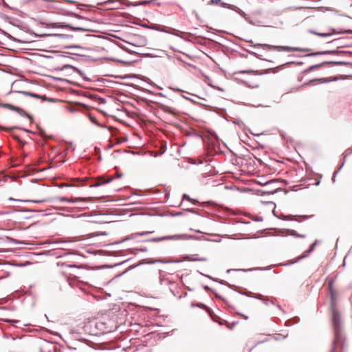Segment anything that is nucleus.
Wrapping results in <instances>:
<instances>
[{
    "instance_id": "nucleus-5",
    "label": "nucleus",
    "mask_w": 352,
    "mask_h": 352,
    "mask_svg": "<svg viewBox=\"0 0 352 352\" xmlns=\"http://www.w3.org/2000/svg\"><path fill=\"white\" fill-rule=\"evenodd\" d=\"M186 239V236L184 234H175L171 236H166L160 238H153L151 239V241L158 242L164 240H184Z\"/></svg>"
},
{
    "instance_id": "nucleus-16",
    "label": "nucleus",
    "mask_w": 352,
    "mask_h": 352,
    "mask_svg": "<svg viewBox=\"0 0 352 352\" xmlns=\"http://www.w3.org/2000/svg\"><path fill=\"white\" fill-rule=\"evenodd\" d=\"M31 201L34 202V203H43V202L46 201V199H43L32 200Z\"/></svg>"
},
{
    "instance_id": "nucleus-15",
    "label": "nucleus",
    "mask_w": 352,
    "mask_h": 352,
    "mask_svg": "<svg viewBox=\"0 0 352 352\" xmlns=\"http://www.w3.org/2000/svg\"><path fill=\"white\" fill-rule=\"evenodd\" d=\"M23 94L25 95H28V96H30L32 97H36V98H39L38 96L37 95H35V94H30V93H28V92H23Z\"/></svg>"
},
{
    "instance_id": "nucleus-4",
    "label": "nucleus",
    "mask_w": 352,
    "mask_h": 352,
    "mask_svg": "<svg viewBox=\"0 0 352 352\" xmlns=\"http://www.w3.org/2000/svg\"><path fill=\"white\" fill-rule=\"evenodd\" d=\"M328 287L331 300V307H336V300L338 298V292L333 288V280H331L329 282Z\"/></svg>"
},
{
    "instance_id": "nucleus-6",
    "label": "nucleus",
    "mask_w": 352,
    "mask_h": 352,
    "mask_svg": "<svg viewBox=\"0 0 352 352\" xmlns=\"http://www.w3.org/2000/svg\"><path fill=\"white\" fill-rule=\"evenodd\" d=\"M111 180H112L111 178H110L107 180H104L102 177H98L97 179L89 177V187L98 186L101 184L110 182Z\"/></svg>"
},
{
    "instance_id": "nucleus-12",
    "label": "nucleus",
    "mask_w": 352,
    "mask_h": 352,
    "mask_svg": "<svg viewBox=\"0 0 352 352\" xmlns=\"http://www.w3.org/2000/svg\"><path fill=\"white\" fill-rule=\"evenodd\" d=\"M192 256H193L192 258V261H207V258L206 257L199 256L198 254H195Z\"/></svg>"
},
{
    "instance_id": "nucleus-22",
    "label": "nucleus",
    "mask_w": 352,
    "mask_h": 352,
    "mask_svg": "<svg viewBox=\"0 0 352 352\" xmlns=\"http://www.w3.org/2000/svg\"><path fill=\"white\" fill-rule=\"evenodd\" d=\"M83 107H84L85 108H87V105H86V104H83Z\"/></svg>"
},
{
    "instance_id": "nucleus-19",
    "label": "nucleus",
    "mask_w": 352,
    "mask_h": 352,
    "mask_svg": "<svg viewBox=\"0 0 352 352\" xmlns=\"http://www.w3.org/2000/svg\"><path fill=\"white\" fill-rule=\"evenodd\" d=\"M153 232H142V233H140V234H135L134 235H145V234H149V233H152Z\"/></svg>"
},
{
    "instance_id": "nucleus-8",
    "label": "nucleus",
    "mask_w": 352,
    "mask_h": 352,
    "mask_svg": "<svg viewBox=\"0 0 352 352\" xmlns=\"http://www.w3.org/2000/svg\"><path fill=\"white\" fill-rule=\"evenodd\" d=\"M87 177H85L83 179L75 178L72 181V184L70 185L71 186H84V182H87Z\"/></svg>"
},
{
    "instance_id": "nucleus-1",
    "label": "nucleus",
    "mask_w": 352,
    "mask_h": 352,
    "mask_svg": "<svg viewBox=\"0 0 352 352\" xmlns=\"http://www.w3.org/2000/svg\"><path fill=\"white\" fill-rule=\"evenodd\" d=\"M89 41L92 44H98V49L91 48L89 53V61L97 62L110 59L105 49L107 41L104 38H98L96 35H89Z\"/></svg>"
},
{
    "instance_id": "nucleus-11",
    "label": "nucleus",
    "mask_w": 352,
    "mask_h": 352,
    "mask_svg": "<svg viewBox=\"0 0 352 352\" xmlns=\"http://www.w3.org/2000/svg\"><path fill=\"white\" fill-rule=\"evenodd\" d=\"M107 233L105 231L92 232L89 233V237L90 239L93 236H99V235H107Z\"/></svg>"
},
{
    "instance_id": "nucleus-3",
    "label": "nucleus",
    "mask_w": 352,
    "mask_h": 352,
    "mask_svg": "<svg viewBox=\"0 0 352 352\" xmlns=\"http://www.w3.org/2000/svg\"><path fill=\"white\" fill-rule=\"evenodd\" d=\"M104 105L105 100L102 98L89 91V109H94L103 113Z\"/></svg>"
},
{
    "instance_id": "nucleus-9",
    "label": "nucleus",
    "mask_w": 352,
    "mask_h": 352,
    "mask_svg": "<svg viewBox=\"0 0 352 352\" xmlns=\"http://www.w3.org/2000/svg\"><path fill=\"white\" fill-rule=\"evenodd\" d=\"M268 47H269L270 49L276 50H278V52H282V51L289 52V51L291 50L290 47H285V46H274V45H270Z\"/></svg>"
},
{
    "instance_id": "nucleus-13",
    "label": "nucleus",
    "mask_w": 352,
    "mask_h": 352,
    "mask_svg": "<svg viewBox=\"0 0 352 352\" xmlns=\"http://www.w3.org/2000/svg\"><path fill=\"white\" fill-rule=\"evenodd\" d=\"M56 200L57 201H74V202H76V201H78L81 200V199H80V198H76V199H75V200H72V201H70V200H68V199H67V198H65V197H57V198L56 199Z\"/></svg>"
},
{
    "instance_id": "nucleus-2",
    "label": "nucleus",
    "mask_w": 352,
    "mask_h": 352,
    "mask_svg": "<svg viewBox=\"0 0 352 352\" xmlns=\"http://www.w3.org/2000/svg\"><path fill=\"white\" fill-rule=\"evenodd\" d=\"M331 321L334 327V340L333 346L331 352H338L340 348L341 350L344 348V338L340 332V316L339 312L336 309L335 307H331Z\"/></svg>"
},
{
    "instance_id": "nucleus-14",
    "label": "nucleus",
    "mask_w": 352,
    "mask_h": 352,
    "mask_svg": "<svg viewBox=\"0 0 352 352\" xmlns=\"http://www.w3.org/2000/svg\"><path fill=\"white\" fill-rule=\"evenodd\" d=\"M89 120H91L92 122H94L95 124H97L96 119L94 116H92L90 113H89Z\"/></svg>"
},
{
    "instance_id": "nucleus-21",
    "label": "nucleus",
    "mask_w": 352,
    "mask_h": 352,
    "mask_svg": "<svg viewBox=\"0 0 352 352\" xmlns=\"http://www.w3.org/2000/svg\"><path fill=\"white\" fill-rule=\"evenodd\" d=\"M315 244H316V243H314V244H312V245H311V249H310V251L314 250Z\"/></svg>"
},
{
    "instance_id": "nucleus-18",
    "label": "nucleus",
    "mask_w": 352,
    "mask_h": 352,
    "mask_svg": "<svg viewBox=\"0 0 352 352\" xmlns=\"http://www.w3.org/2000/svg\"><path fill=\"white\" fill-rule=\"evenodd\" d=\"M291 234L294 235V236H297V234H296V232L294 230H292ZM298 236L303 237L304 236L298 234Z\"/></svg>"
},
{
    "instance_id": "nucleus-10",
    "label": "nucleus",
    "mask_w": 352,
    "mask_h": 352,
    "mask_svg": "<svg viewBox=\"0 0 352 352\" xmlns=\"http://www.w3.org/2000/svg\"><path fill=\"white\" fill-rule=\"evenodd\" d=\"M212 2L216 4H220V5H221L222 6H223L225 8H230V9H232V10H234V8H235L234 6L228 5L227 3H222L221 0H212Z\"/></svg>"
},
{
    "instance_id": "nucleus-20",
    "label": "nucleus",
    "mask_w": 352,
    "mask_h": 352,
    "mask_svg": "<svg viewBox=\"0 0 352 352\" xmlns=\"http://www.w3.org/2000/svg\"><path fill=\"white\" fill-rule=\"evenodd\" d=\"M184 199H187V200H188V201H190V197H189L188 195H184Z\"/></svg>"
},
{
    "instance_id": "nucleus-17",
    "label": "nucleus",
    "mask_w": 352,
    "mask_h": 352,
    "mask_svg": "<svg viewBox=\"0 0 352 352\" xmlns=\"http://www.w3.org/2000/svg\"><path fill=\"white\" fill-rule=\"evenodd\" d=\"M0 129L1 130H4V131H12L14 128H8V127H2V126H0Z\"/></svg>"
},
{
    "instance_id": "nucleus-7",
    "label": "nucleus",
    "mask_w": 352,
    "mask_h": 352,
    "mask_svg": "<svg viewBox=\"0 0 352 352\" xmlns=\"http://www.w3.org/2000/svg\"><path fill=\"white\" fill-rule=\"evenodd\" d=\"M1 106L4 107V108H6V109H11V110L16 111L21 116L27 115L26 112L24 110L20 109L19 107H14V106H13L12 104H1Z\"/></svg>"
}]
</instances>
